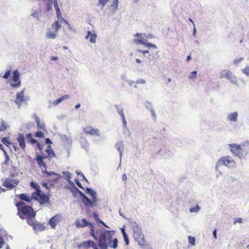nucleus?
Here are the masks:
<instances>
[{"mask_svg":"<svg viewBox=\"0 0 249 249\" xmlns=\"http://www.w3.org/2000/svg\"><path fill=\"white\" fill-rule=\"evenodd\" d=\"M86 193L91 196V200L80 190H79V196L81 197L82 203L86 206L93 208L98 201L96 192L91 188L86 187Z\"/></svg>","mask_w":249,"mask_h":249,"instance_id":"f257e3e1","label":"nucleus"},{"mask_svg":"<svg viewBox=\"0 0 249 249\" xmlns=\"http://www.w3.org/2000/svg\"><path fill=\"white\" fill-rule=\"evenodd\" d=\"M30 186L36 190L32 193V196L34 200L38 201L41 205L44 204L49 201L50 196L41 190L38 184L32 181L30 183Z\"/></svg>","mask_w":249,"mask_h":249,"instance_id":"f03ea898","label":"nucleus"},{"mask_svg":"<svg viewBox=\"0 0 249 249\" xmlns=\"http://www.w3.org/2000/svg\"><path fill=\"white\" fill-rule=\"evenodd\" d=\"M16 206L18 210V214L21 219H31L36 216V213L33 208L29 206H26L23 202L19 201L17 203Z\"/></svg>","mask_w":249,"mask_h":249,"instance_id":"7ed1b4c3","label":"nucleus"},{"mask_svg":"<svg viewBox=\"0 0 249 249\" xmlns=\"http://www.w3.org/2000/svg\"><path fill=\"white\" fill-rule=\"evenodd\" d=\"M235 161L230 156H227L223 157L219 159L215 165V169L217 172H219L220 175H222V172L220 170V167L225 166L229 168H233L235 166Z\"/></svg>","mask_w":249,"mask_h":249,"instance_id":"20e7f679","label":"nucleus"},{"mask_svg":"<svg viewBox=\"0 0 249 249\" xmlns=\"http://www.w3.org/2000/svg\"><path fill=\"white\" fill-rule=\"evenodd\" d=\"M48 156L45 155H38L36 158V160L38 165L41 168L42 172L45 177L51 176V175H56L57 174L53 172H48L47 171V165L43 161V159L48 158Z\"/></svg>","mask_w":249,"mask_h":249,"instance_id":"39448f33","label":"nucleus"},{"mask_svg":"<svg viewBox=\"0 0 249 249\" xmlns=\"http://www.w3.org/2000/svg\"><path fill=\"white\" fill-rule=\"evenodd\" d=\"M129 223L133 231L134 238L138 239L139 237L142 236V233L140 225L132 219H129Z\"/></svg>","mask_w":249,"mask_h":249,"instance_id":"423d86ee","label":"nucleus"},{"mask_svg":"<svg viewBox=\"0 0 249 249\" xmlns=\"http://www.w3.org/2000/svg\"><path fill=\"white\" fill-rule=\"evenodd\" d=\"M60 26L58 21H55L51 26V28L53 31L49 29L46 35V37L50 39H54L56 37L57 32L60 28Z\"/></svg>","mask_w":249,"mask_h":249,"instance_id":"0eeeda50","label":"nucleus"},{"mask_svg":"<svg viewBox=\"0 0 249 249\" xmlns=\"http://www.w3.org/2000/svg\"><path fill=\"white\" fill-rule=\"evenodd\" d=\"M11 86L14 88H18L21 85L19 72L18 70L13 72V76L11 79Z\"/></svg>","mask_w":249,"mask_h":249,"instance_id":"6e6552de","label":"nucleus"},{"mask_svg":"<svg viewBox=\"0 0 249 249\" xmlns=\"http://www.w3.org/2000/svg\"><path fill=\"white\" fill-rule=\"evenodd\" d=\"M219 77L221 79L225 77L228 79L231 83L235 85L237 84L236 76L228 70H224L221 71Z\"/></svg>","mask_w":249,"mask_h":249,"instance_id":"1a4fd4ad","label":"nucleus"},{"mask_svg":"<svg viewBox=\"0 0 249 249\" xmlns=\"http://www.w3.org/2000/svg\"><path fill=\"white\" fill-rule=\"evenodd\" d=\"M249 155V142H246L241 145L240 152L238 158L240 160L246 159Z\"/></svg>","mask_w":249,"mask_h":249,"instance_id":"9d476101","label":"nucleus"},{"mask_svg":"<svg viewBox=\"0 0 249 249\" xmlns=\"http://www.w3.org/2000/svg\"><path fill=\"white\" fill-rule=\"evenodd\" d=\"M18 183L19 180L18 179L7 178L4 180L2 185L9 189H12L16 187Z\"/></svg>","mask_w":249,"mask_h":249,"instance_id":"9b49d317","label":"nucleus"},{"mask_svg":"<svg viewBox=\"0 0 249 249\" xmlns=\"http://www.w3.org/2000/svg\"><path fill=\"white\" fill-rule=\"evenodd\" d=\"M65 175L66 176L67 180L69 182V186H68V188H69L71 192L72 193L73 196H75L78 193V189L75 186L74 183L71 180V175L69 172H66L65 173Z\"/></svg>","mask_w":249,"mask_h":249,"instance_id":"f8f14e48","label":"nucleus"},{"mask_svg":"<svg viewBox=\"0 0 249 249\" xmlns=\"http://www.w3.org/2000/svg\"><path fill=\"white\" fill-rule=\"evenodd\" d=\"M83 131L86 134L91 136H95L99 137L100 136V131L98 129L93 128L92 126H87L83 128Z\"/></svg>","mask_w":249,"mask_h":249,"instance_id":"ddd939ff","label":"nucleus"},{"mask_svg":"<svg viewBox=\"0 0 249 249\" xmlns=\"http://www.w3.org/2000/svg\"><path fill=\"white\" fill-rule=\"evenodd\" d=\"M25 101L24 96V90L18 92L16 94V99L15 100V103L20 107L22 103Z\"/></svg>","mask_w":249,"mask_h":249,"instance_id":"4468645a","label":"nucleus"},{"mask_svg":"<svg viewBox=\"0 0 249 249\" xmlns=\"http://www.w3.org/2000/svg\"><path fill=\"white\" fill-rule=\"evenodd\" d=\"M230 151L236 156L238 157V155L240 152L241 145L236 143L229 144V145Z\"/></svg>","mask_w":249,"mask_h":249,"instance_id":"2eb2a0df","label":"nucleus"},{"mask_svg":"<svg viewBox=\"0 0 249 249\" xmlns=\"http://www.w3.org/2000/svg\"><path fill=\"white\" fill-rule=\"evenodd\" d=\"M61 216L59 214H56V215L52 217L50 220H49V224L51 227L54 229L57 224H58L60 220Z\"/></svg>","mask_w":249,"mask_h":249,"instance_id":"dca6fc26","label":"nucleus"},{"mask_svg":"<svg viewBox=\"0 0 249 249\" xmlns=\"http://www.w3.org/2000/svg\"><path fill=\"white\" fill-rule=\"evenodd\" d=\"M144 106L146 107V108L150 111L153 118V120H155L157 118V116L154 111V109L153 107L152 103L148 101H146L144 103Z\"/></svg>","mask_w":249,"mask_h":249,"instance_id":"f3484780","label":"nucleus"},{"mask_svg":"<svg viewBox=\"0 0 249 249\" xmlns=\"http://www.w3.org/2000/svg\"><path fill=\"white\" fill-rule=\"evenodd\" d=\"M17 140L18 142L19 145L21 148L23 150H24L25 149L26 144L24 135L22 133L19 134L18 136Z\"/></svg>","mask_w":249,"mask_h":249,"instance_id":"a211bd4d","label":"nucleus"},{"mask_svg":"<svg viewBox=\"0 0 249 249\" xmlns=\"http://www.w3.org/2000/svg\"><path fill=\"white\" fill-rule=\"evenodd\" d=\"M79 142L81 144V147L83 148L86 151H88V150H89V144L88 142L86 140V139L81 137Z\"/></svg>","mask_w":249,"mask_h":249,"instance_id":"6ab92c4d","label":"nucleus"},{"mask_svg":"<svg viewBox=\"0 0 249 249\" xmlns=\"http://www.w3.org/2000/svg\"><path fill=\"white\" fill-rule=\"evenodd\" d=\"M238 114L237 111L230 113L227 116V119L232 122H236L237 121Z\"/></svg>","mask_w":249,"mask_h":249,"instance_id":"aec40b11","label":"nucleus"},{"mask_svg":"<svg viewBox=\"0 0 249 249\" xmlns=\"http://www.w3.org/2000/svg\"><path fill=\"white\" fill-rule=\"evenodd\" d=\"M54 8L56 11V15L58 19L60 21L64 20V18L62 17V14L61 11L59 8L57 0H55L54 1Z\"/></svg>","mask_w":249,"mask_h":249,"instance_id":"412c9836","label":"nucleus"},{"mask_svg":"<svg viewBox=\"0 0 249 249\" xmlns=\"http://www.w3.org/2000/svg\"><path fill=\"white\" fill-rule=\"evenodd\" d=\"M18 196L21 200L25 201L28 203L31 202L33 200H34V198H33V196H27L26 194H19L18 195Z\"/></svg>","mask_w":249,"mask_h":249,"instance_id":"4be33fe9","label":"nucleus"},{"mask_svg":"<svg viewBox=\"0 0 249 249\" xmlns=\"http://www.w3.org/2000/svg\"><path fill=\"white\" fill-rule=\"evenodd\" d=\"M115 147L119 151V152L120 153V161H121V158L122 157V153H123L122 149L124 148V144H123V142L119 141V142H117L115 144Z\"/></svg>","mask_w":249,"mask_h":249,"instance_id":"5701e85b","label":"nucleus"},{"mask_svg":"<svg viewBox=\"0 0 249 249\" xmlns=\"http://www.w3.org/2000/svg\"><path fill=\"white\" fill-rule=\"evenodd\" d=\"M45 151L47 153V156H48V158H49V159L50 160L53 157H54L55 156V153L52 148L51 145H49L47 146V148L46 149Z\"/></svg>","mask_w":249,"mask_h":249,"instance_id":"b1692460","label":"nucleus"},{"mask_svg":"<svg viewBox=\"0 0 249 249\" xmlns=\"http://www.w3.org/2000/svg\"><path fill=\"white\" fill-rule=\"evenodd\" d=\"M8 126V124L4 120H0V132L5 131Z\"/></svg>","mask_w":249,"mask_h":249,"instance_id":"393cba45","label":"nucleus"},{"mask_svg":"<svg viewBox=\"0 0 249 249\" xmlns=\"http://www.w3.org/2000/svg\"><path fill=\"white\" fill-rule=\"evenodd\" d=\"M43 1L46 3L45 10L46 12H48L51 9L53 2V1L54 3L55 0H48V1L43 0Z\"/></svg>","mask_w":249,"mask_h":249,"instance_id":"a878e982","label":"nucleus"},{"mask_svg":"<svg viewBox=\"0 0 249 249\" xmlns=\"http://www.w3.org/2000/svg\"><path fill=\"white\" fill-rule=\"evenodd\" d=\"M35 120L37 124V126L38 129L45 130V125L44 123H41L39 120V118L37 116H36Z\"/></svg>","mask_w":249,"mask_h":249,"instance_id":"bb28decb","label":"nucleus"},{"mask_svg":"<svg viewBox=\"0 0 249 249\" xmlns=\"http://www.w3.org/2000/svg\"><path fill=\"white\" fill-rule=\"evenodd\" d=\"M86 226L91 227H93V224L90 222H89L85 218H83L82 219L81 223L79 222V227H84Z\"/></svg>","mask_w":249,"mask_h":249,"instance_id":"cd10ccee","label":"nucleus"},{"mask_svg":"<svg viewBox=\"0 0 249 249\" xmlns=\"http://www.w3.org/2000/svg\"><path fill=\"white\" fill-rule=\"evenodd\" d=\"M118 241L117 238H114L113 240H109L108 245L111 248L116 249L118 246Z\"/></svg>","mask_w":249,"mask_h":249,"instance_id":"c85d7f7f","label":"nucleus"},{"mask_svg":"<svg viewBox=\"0 0 249 249\" xmlns=\"http://www.w3.org/2000/svg\"><path fill=\"white\" fill-rule=\"evenodd\" d=\"M26 138L28 142H30L32 144H35L37 142V141L35 140L33 135L31 133H28L26 135Z\"/></svg>","mask_w":249,"mask_h":249,"instance_id":"c756f323","label":"nucleus"},{"mask_svg":"<svg viewBox=\"0 0 249 249\" xmlns=\"http://www.w3.org/2000/svg\"><path fill=\"white\" fill-rule=\"evenodd\" d=\"M95 245V244L91 240H87L86 241L82 243V246L87 248L91 247L92 248H93V247Z\"/></svg>","mask_w":249,"mask_h":249,"instance_id":"7c9ffc66","label":"nucleus"},{"mask_svg":"<svg viewBox=\"0 0 249 249\" xmlns=\"http://www.w3.org/2000/svg\"><path fill=\"white\" fill-rule=\"evenodd\" d=\"M69 98V96L68 95H64L61 97L60 98L57 99V100H55L53 104L54 105H57L58 104L61 103L62 101L67 99Z\"/></svg>","mask_w":249,"mask_h":249,"instance_id":"2f4dec72","label":"nucleus"},{"mask_svg":"<svg viewBox=\"0 0 249 249\" xmlns=\"http://www.w3.org/2000/svg\"><path fill=\"white\" fill-rule=\"evenodd\" d=\"M98 246L101 249H107L108 245L107 241H98Z\"/></svg>","mask_w":249,"mask_h":249,"instance_id":"473e14b6","label":"nucleus"},{"mask_svg":"<svg viewBox=\"0 0 249 249\" xmlns=\"http://www.w3.org/2000/svg\"><path fill=\"white\" fill-rule=\"evenodd\" d=\"M108 0H99L97 3V6L100 7L101 10H102Z\"/></svg>","mask_w":249,"mask_h":249,"instance_id":"72a5a7b5","label":"nucleus"},{"mask_svg":"<svg viewBox=\"0 0 249 249\" xmlns=\"http://www.w3.org/2000/svg\"><path fill=\"white\" fill-rule=\"evenodd\" d=\"M118 7V0H113V4L111 5V7L112 8V11L113 13L115 12L117 10Z\"/></svg>","mask_w":249,"mask_h":249,"instance_id":"f704fd0d","label":"nucleus"},{"mask_svg":"<svg viewBox=\"0 0 249 249\" xmlns=\"http://www.w3.org/2000/svg\"><path fill=\"white\" fill-rule=\"evenodd\" d=\"M146 40L142 36V38L141 37L139 39H135L134 42L135 43L137 44H142L144 45L145 43V41Z\"/></svg>","mask_w":249,"mask_h":249,"instance_id":"c9c22d12","label":"nucleus"},{"mask_svg":"<svg viewBox=\"0 0 249 249\" xmlns=\"http://www.w3.org/2000/svg\"><path fill=\"white\" fill-rule=\"evenodd\" d=\"M135 239L138 241L139 245L141 247H142L144 245L145 241L144 240V236H143V235L142 233V236H140V237H139L138 239Z\"/></svg>","mask_w":249,"mask_h":249,"instance_id":"e433bc0d","label":"nucleus"},{"mask_svg":"<svg viewBox=\"0 0 249 249\" xmlns=\"http://www.w3.org/2000/svg\"><path fill=\"white\" fill-rule=\"evenodd\" d=\"M114 107L116 109V110L119 115L122 113H124L123 107L121 105H115Z\"/></svg>","mask_w":249,"mask_h":249,"instance_id":"4c0bfd02","label":"nucleus"},{"mask_svg":"<svg viewBox=\"0 0 249 249\" xmlns=\"http://www.w3.org/2000/svg\"><path fill=\"white\" fill-rule=\"evenodd\" d=\"M200 210V207L197 204L196 207H192L190 209V213H197Z\"/></svg>","mask_w":249,"mask_h":249,"instance_id":"58836bf2","label":"nucleus"},{"mask_svg":"<svg viewBox=\"0 0 249 249\" xmlns=\"http://www.w3.org/2000/svg\"><path fill=\"white\" fill-rule=\"evenodd\" d=\"M98 241H107V233H105V232L101 233L99 236Z\"/></svg>","mask_w":249,"mask_h":249,"instance_id":"ea45409f","label":"nucleus"},{"mask_svg":"<svg viewBox=\"0 0 249 249\" xmlns=\"http://www.w3.org/2000/svg\"><path fill=\"white\" fill-rule=\"evenodd\" d=\"M97 35L95 33L92 34L90 35V36L89 37V41L92 43H94L96 42V40L97 38Z\"/></svg>","mask_w":249,"mask_h":249,"instance_id":"a19ab883","label":"nucleus"},{"mask_svg":"<svg viewBox=\"0 0 249 249\" xmlns=\"http://www.w3.org/2000/svg\"><path fill=\"white\" fill-rule=\"evenodd\" d=\"M236 181H238V179L235 177L230 176L228 178V182L229 184L233 183Z\"/></svg>","mask_w":249,"mask_h":249,"instance_id":"79ce46f5","label":"nucleus"},{"mask_svg":"<svg viewBox=\"0 0 249 249\" xmlns=\"http://www.w3.org/2000/svg\"><path fill=\"white\" fill-rule=\"evenodd\" d=\"M188 241H189V243L192 246L195 245L196 239H195V237L191 236H188Z\"/></svg>","mask_w":249,"mask_h":249,"instance_id":"37998d69","label":"nucleus"},{"mask_svg":"<svg viewBox=\"0 0 249 249\" xmlns=\"http://www.w3.org/2000/svg\"><path fill=\"white\" fill-rule=\"evenodd\" d=\"M105 233H107V238H109L110 239L112 237L113 234L114 233V231H106Z\"/></svg>","mask_w":249,"mask_h":249,"instance_id":"c03bdc74","label":"nucleus"},{"mask_svg":"<svg viewBox=\"0 0 249 249\" xmlns=\"http://www.w3.org/2000/svg\"><path fill=\"white\" fill-rule=\"evenodd\" d=\"M144 45H145V46L149 48H153L154 49H157V47L155 44L147 42L146 41H145V43L144 44Z\"/></svg>","mask_w":249,"mask_h":249,"instance_id":"a18cd8bd","label":"nucleus"},{"mask_svg":"<svg viewBox=\"0 0 249 249\" xmlns=\"http://www.w3.org/2000/svg\"><path fill=\"white\" fill-rule=\"evenodd\" d=\"M36 229L37 230H39V231H44L45 230V226H43V225L42 224H36V226H35V227Z\"/></svg>","mask_w":249,"mask_h":249,"instance_id":"49530a36","label":"nucleus"},{"mask_svg":"<svg viewBox=\"0 0 249 249\" xmlns=\"http://www.w3.org/2000/svg\"><path fill=\"white\" fill-rule=\"evenodd\" d=\"M41 11H35L33 12V13L32 14V16H33L34 18H38L39 16L40 15Z\"/></svg>","mask_w":249,"mask_h":249,"instance_id":"de8ad7c7","label":"nucleus"},{"mask_svg":"<svg viewBox=\"0 0 249 249\" xmlns=\"http://www.w3.org/2000/svg\"><path fill=\"white\" fill-rule=\"evenodd\" d=\"M197 74V71H193L190 73V75L189 76V78L190 79H193L196 77Z\"/></svg>","mask_w":249,"mask_h":249,"instance_id":"09e8293b","label":"nucleus"},{"mask_svg":"<svg viewBox=\"0 0 249 249\" xmlns=\"http://www.w3.org/2000/svg\"><path fill=\"white\" fill-rule=\"evenodd\" d=\"M35 136L39 138H43L44 137V134L41 131H37L35 133Z\"/></svg>","mask_w":249,"mask_h":249,"instance_id":"8fccbe9b","label":"nucleus"},{"mask_svg":"<svg viewBox=\"0 0 249 249\" xmlns=\"http://www.w3.org/2000/svg\"><path fill=\"white\" fill-rule=\"evenodd\" d=\"M90 235L95 239H97V236L95 235V232H94V230L93 229V227H90Z\"/></svg>","mask_w":249,"mask_h":249,"instance_id":"3c124183","label":"nucleus"},{"mask_svg":"<svg viewBox=\"0 0 249 249\" xmlns=\"http://www.w3.org/2000/svg\"><path fill=\"white\" fill-rule=\"evenodd\" d=\"M123 236L124 237V242L125 243V244L126 245H128L129 243V238H128L127 234H124V235H123Z\"/></svg>","mask_w":249,"mask_h":249,"instance_id":"603ef678","label":"nucleus"},{"mask_svg":"<svg viewBox=\"0 0 249 249\" xmlns=\"http://www.w3.org/2000/svg\"><path fill=\"white\" fill-rule=\"evenodd\" d=\"M11 71L10 70H8L5 73V74H4V75L3 76V77L4 78V79H8V77L10 76V74H11Z\"/></svg>","mask_w":249,"mask_h":249,"instance_id":"864d4df0","label":"nucleus"},{"mask_svg":"<svg viewBox=\"0 0 249 249\" xmlns=\"http://www.w3.org/2000/svg\"><path fill=\"white\" fill-rule=\"evenodd\" d=\"M243 72L247 76H249V67H247L242 70Z\"/></svg>","mask_w":249,"mask_h":249,"instance_id":"5fc2aeb1","label":"nucleus"},{"mask_svg":"<svg viewBox=\"0 0 249 249\" xmlns=\"http://www.w3.org/2000/svg\"><path fill=\"white\" fill-rule=\"evenodd\" d=\"M243 60V57H240L239 58H236L234 60V64H237L239 63L240 62H241Z\"/></svg>","mask_w":249,"mask_h":249,"instance_id":"6e6d98bb","label":"nucleus"},{"mask_svg":"<svg viewBox=\"0 0 249 249\" xmlns=\"http://www.w3.org/2000/svg\"><path fill=\"white\" fill-rule=\"evenodd\" d=\"M2 142L4 144H10V142L7 138L4 137L2 139Z\"/></svg>","mask_w":249,"mask_h":249,"instance_id":"4d7b16f0","label":"nucleus"},{"mask_svg":"<svg viewBox=\"0 0 249 249\" xmlns=\"http://www.w3.org/2000/svg\"><path fill=\"white\" fill-rule=\"evenodd\" d=\"M136 84H144L145 83V81L142 79H139L136 81Z\"/></svg>","mask_w":249,"mask_h":249,"instance_id":"13d9d810","label":"nucleus"},{"mask_svg":"<svg viewBox=\"0 0 249 249\" xmlns=\"http://www.w3.org/2000/svg\"><path fill=\"white\" fill-rule=\"evenodd\" d=\"M242 222H243V219L242 218H237L235 219L233 223L234 224H235L236 222L237 223H242Z\"/></svg>","mask_w":249,"mask_h":249,"instance_id":"bf43d9fd","label":"nucleus"},{"mask_svg":"<svg viewBox=\"0 0 249 249\" xmlns=\"http://www.w3.org/2000/svg\"><path fill=\"white\" fill-rule=\"evenodd\" d=\"M79 176H81L82 178V180H84L85 181L88 182V180L86 178L82 172H79Z\"/></svg>","mask_w":249,"mask_h":249,"instance_id":"052dcab7","label":"nucleus"},{"mask_svg":"<svg viewBox=\"0 0 249 249\" xmlns=\"http://www.w3.org/2000/svg\"><path fill=\"white\" fill-rule=\"evenodd\" d=\"M4 244V240L2 237L0 236V249L2 248Z\"/></svg>","mask_w":249,"mask_h":249,"instance_id":"680f3d73","label":"nucleus"},{"mask_svg":"<svg viewBox=\"0 0 249 249\" xmlns=\"http://www.w3.org/2000/svg\"><path fill=\"white\" fill-rule=\"evenodd\" d=\"M41 184L42 185V186L44 187L47 190H49L50 189H49V186H48V184H47V183H46L45 182H42L41 183Z\"/></svg>","mask_w":249,"mask_h":249,"instance_id":"e2e57ef3","label":"nucleus"},{"mask_svg":"<svg viewBox=\"0 0 249 249\" xmlns=\"http://www.w3.org/2000/svg\"><path fill=\"white\" fill-rule=\"evenodd\" d=\"M143 36H146L147 38L149 39H152L154 37V36L151 34H149L147 36H146L145 34H144Z\"/></svg>","mask_w":249,"mask_h":249,"instance_id":"0e129e2a","label":"nucleus"},{"mask_svg":"<svg viewBox=\"0 0 249 249\" xmlns=\"http://www.w3.org/2000/svg\"><path fill=\"white\" fill-rule=\"evenodd\" d=\"M138 52L139 53H142L143 54H146V53H147V54H149V52L148 50H146V51H142L141 50H138Z\"/></svg>","mask_w":249,"mask_h":249,"instance_id":"69168bd1","label":"nucleus"},{"mask_svg":"<svg viewBox=\"0 0 249 249\" xmlns=\"http://www.w3.org/2000/svg\"><path fill=\"white\" fill-rule=\"evenodd\" d=\"M142 34L137 33L135 34L134 36L138 37V39H139V38H140L141 37L142 38Z\"/></svg>","mask_w":249,"mask_h":249,"instance_id":"338daca9","label":"nucleus"},{"mask_svg":"<svg viewBox=\"0 0 249 249\" xmlns=\"http://www.w3.org/2000/svg\"><path fill=\"white\" fill-rule=\"evenodd\" d=\"M213 234L214 238L217 239L216 230L215 229L213 231Z\"/></svg>","mask_w":249,"mask_h":249,"instance_id":"774afa93","label":"nucleus"}]
</instances>
